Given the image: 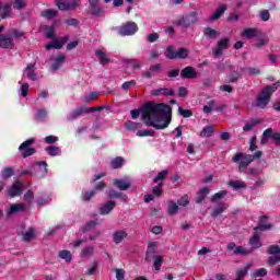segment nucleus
<instances>
[{
  "mask_svg": "<svg viewBox=\"0 0 280 280\" xmlns=\"http://www.w3.org/2000/svg\"><path fill=\"white\" fill-rule=\"evenodd\" d=\"M189 56V49L187 48H179L176 50L175 59L185 60Z\"/></svg>",
  "mask_w": 280,
  "mask_h": 280,
  "instance_id": "72a5a7b5",
  "label": "nucleus"
},
{
  "mask_svg": "<svg viewBox=\"0 0 280 280\" xmlns=\"http://www.w3.org/2000/svg\"><path fill=\"white\" fill-rule=\"evenodd\" d=\"M178 25H180V27H189V25H191V24L188 21V18L184 16V18L179 19Z\"/></svg>",
  "mask_w": 280,
  "mask_h": 280,
  "instance_id": "338daca9",
  "label": "nucleus"
},
{
  "mask_svg": "<svg viewBox=\"0 0 280 280\" xmlns=\"http://www.w3.org/2000/svg\"><path fill=\"white\" fill-rule=\"evenodd\" d=\"M226 194H228L226 190H221L219 192H215L211 198V202H215V200H222V198H224Z\"/></svg>",
  "mask_w": 280,
  "mask_h": 280,
  "instance_id": "5fc2aeb1",
  "label": "nucleus"
},
{
  "mask_svg": "<svg viewBox=\"0 0 280 280\" xmlns=\"http://www.w3.org/2000/svg\"><path fill=\"white\" fill-rule=\"evenodd\" d=\"M51 202V195L44 194L42 198L37 199V205L39 207H45V205H49Z\"/></svg>",
  "mask_w": 280,
  "mask_h": 280,
  "instance_id": "e433bc0d",
  "label": "nucleus"
},
{
  "mask_svg": "<svg viewBox=\"0 0 280 280\" xmlns=\"http://www.w3.org/2000/svg\"><path fill=\"white\" fill-rule=\"evenodd\" d=\"M0 47L1 49H14V40H12V35H0Z\"/></svg>",
  "mask_w": 280,
  "mask_h": 280,
  "instance_id": "9d476101",
  "label": "nucleus"
},
{
  "mask_svg": "<svg viewBox=\"0 0 280 280\" xmlns=\"http://www.w3.org/2000/svg\"><path fill=\"white\" fill-rule=\"evenodd\" d=\"M180 77L186 80H194L198 78V72L196 71V68L194 67H186L182 70Z\"/></svg>",
  "mask_w": 280,
  "mask_h": 280,
  "instance_id": "4468645a",
  "label": "nucleus"
},
{
  "mask_svg": "<svg viewBox=\"0 0 280 280\" xmlns=\"http://www.w3.org/2000/svg\"><path fill=\"white\" fill-rule=\"evenodd\" d=\"M95 253V247L93 245H88L81 249L80 257L83 259H89L90 257H93Z\"/></svg>",
  "mask_w": 280,
  "mask_h": 280,
  "instance_id": "4be33fe9",
  "label": "nucleus"
},
{
  "mask_svg": "<svg viewBox=\"0 0 280 280\" xmlns=\"http://www.w3.org/2000/svg\"><path fill=\"white\" fill-rule=\"evenodd\" d=\"M40 32L46 36V38H56V26L55 25H42Z\"/></svg>",
  "mask_w": 280,
  "mask_h": 280,
  "instance_id": "a211bd4d",
  "label": "nucleus"
},
{
  "mask_svg": "<svg viewBox=\"0 0 280 280\" xmlns=\"http://www.w3.org/2000/svg\"><path fill=\"white\" fill-rule=\"evenodd\" d=\"M272 229V225L270 224H260L257 228H255V233L249 240V245L252 246V250H255V248H261V242L259 241V233L257 231H268Z\"/></svg>",
  "mask_w": 280,
  "mask_h": 280,
  "instance_id": "20e7f679",
  "label": "nucleus"
},
{
  "mask_svg": "<svg viewBox=\"0 0 280 280\" xmlns=\"http://www.w3.org/2000/svg\"><path fill=\"white\" fill-rule=\"evenodd\" d=\"M90 14L94 16H100L102 14V9H100V4L90 5Z\"/></svg>",
  "mask_w": 280,
  "mask_h": 280,
  "instance_id": "864d4df0",
  "label": "nucleus"
},
{
  "mask_svg": "<svg viewBox=\"0 0 280 280\" xmlns=\"http://www.w3.org/2000/svg\"><path fill=\"white\" fill-rule=\"evenodd\" d=\"M35 71H36L35 66L28 65L24 70V75H26L28 80H32V82H36V80H38V74H36Z\"/></svg>",
  "mask_w": 280,
  "mask_h": 280,
  "instance_id": "6ab92c4d",
  "label": "nucleus"
},
{
  "mask_svg": "<svg viewBox=\"0 0 280 280\" xmlns=\"http://www.w3.org/2000/svg\"><path fill=\"white\" fill-rule=\"evenodd\" d=\"M137 32H139V26H137V23L127 22L119 27L118 34H120V36H133V34H137Z\"/></svg>",
  "mask_w": 280,
  "mask_h": 280,
  "instance_id": "39448f33",
  "label": "nucleus"
},
{
  "mask_svg": "<svg viewBox=\"0 0 280 280\" xmlns=\"http://www.w3.org/2000/svg\"><path fill=\"white\" fill-rule=\"evenodd\" d=\"M65 60H66L65 55H58L57 57H55L52 59V65H51L52 71H58V69H60V67H62V65L65 63Z\"/></svg>",
  "mask_w": 280,
  "mask_h": 280,
  "instance_id": "b1692460",
  "label": "nucleus"
},
{
  "mask_svg": "<svg viewBox=\"0 0 280 280\" xmlns=\"http://www.w3.org/2000/svg\"><path fill=\"white\" fill-rule=\"evenodd\" d=\"M20 93L22 97H27V93H30V84L27 83L22 84L20 88Z\"/></svg>",
  "mask_w": 280,
  "mask_h": 280,
  "instance_id": "13d9d810",
  "label": "nucleus"
},
{
  "mask_svg": "<svg viewBox=\"0 0 280 280\" xmlns=\"http://www.w3.org/2000/svg\"><path fill=\"white\" fill-rule=\"evenodd\" d=\"M167 211L170 215H176V213H178V205L174 201H170Z\"/></svg>",
  "mask_w": 280,
  "mask_h": 280,
  "instance_id": "a18cd8bd",
  "label": "nucleus"
},
{
  "mask_svg": "<svg viewBox=\"0 0 280 280\" xmlns=\"http://www.w3.org/2000/svg\"><path fill=\"white\" fill-rule=\"evenodd\" d=\"M12 5H13L14 10H23V7L25 5V1L24 0H14Z\"/></svg>",
  "mask_w": 280,
  "mask_h": 280,
  "instance_id": "e2e57ef3",
  "label": "nucleus"
},
{
  "mask_svg": "<svg viewBox=\"0 0 280 280\" xmlns=\"http://www.w3.org/2000/svg\"><path fill=\"white\" fill-rule=\"evenodd\" d=\"M1 19H8L12 12V4H5L1 7L0 4Z\"/></svg>",
  "mask_w": 280,
  "mask_h": 280,
  "instance_id": "f704fd0d",
  "label": "nucleus"
},
{
  "mask_svg": "<svg viewBox=\"0 0 280 280\" xmlns=\"http://www.w3.org/2000/svg\"><path fill=\"white\" fill-rule=\"evenodd\" d=\"M152 95H156V96L166 95V96H170V95H174V90H172L170 88H159V89H155V90L152 91Z\"/></svg>",
  "mask_w": 280,
  "mask_h": 280,
  "instance_id": "bb28decb",
  "label": "nucleus"
},
{
  "mask_svg": "<svg viewBox=\"0 0 280 280\" xmlns=\"http://www.w3.org/2000/svg\"><path fill=\"white\" fill-rule=\"evenodd\" d=\"M95 56L98 58L101 65L106 66L108 62H110V58H108V52H106V49L98 48L95 50Z\"/></svg>",
  "mask_w": 280,
  "mask_h": 280,
  "instance_id": "2eb2a0df",
  "label": "nucleus"
},
{
  "mask_svg": "<svg viewBox=\"0 0 280 280\" xmlns=\"http://www.w3.org/2000/svg\"><path fill=\"white\" fill-rule=\"evenodd\" d=\"M250 253H253V249H248L244 246H237L235 249H234V255H243V256H246V255H250Z\"/></svg>",
  "mask_w": 280,
  "mask_h": 280,
  "instance_id": "ea45409f",
  "label": "nucleus"
},
{
  "mask_svg": "<svg viewBox=\"0 0 280 280\" xmlns=\"http://www.w3.org/2000/svg\"><path fill=\"white\" fill-rule=\"evenodd\" d=\"M262 154L264 153L261 151H257L253 155L244 154V153H236L232 158V162L238 163V172L244 173V172H246V167H248V165H250L255 160L261 159Z\"/></svg>",
  "mask_w": 280,
  "mask_h": 280,
  "instance_id": "7ed1b4c3",
  "label": "nucleus"
},
{
  "mask_svg": "<svg viewBox=\"0 0 280 280\" xmlns=\"http://www.w3.org/2000/svg\"><path fill=\"white\" fill-rule=\"evenodd\" d=\"M56 5L65 12L67 10H75L80 5V0H56Z\"/></svg>",
  "mask_w": 280,
  "mask_h": 280,
  "instance_id": "423d86ee",
  "label": "nucleus"
},
{
  "mask_svg": "<svg viewBox=\"0 0 280 280\" xmlns=\"http://www.w3.org/2000/svg\"><path fill=\"white\" fill-rule=\"evenodd\" d=\"M59 257H60V259H63L68 264L71 262V259H73V255L67 249L60 250Z\"/></svg>",
  "mask_w": 280,
  "mask_h": 280,
  "instance_id": "58836bf2",
  "label": "nucleus"
},
{
  "mask_svg": "<svg viewBox=\"0 0 280 280\" xmlns=\"http://www.w3.org/2000/svg\"><path fill=\"white\" fill-rule=\"evenodd\" d=\"M269 255H280V247L279 245H271L268 247Z\"/></svg>",
  "mask_w": 280,
  "mask_h": 280,
  "instance_id": "bf43d9fd",
  "label": "nucleus"
},
{
  "mask_svg": "<svg viewBox=\"0 0 280 280\" xmlns=\"http://www.w3.org/2000/svg\"><path fill=\"white\" fill-rule=\"evenodd\" d=\"M33 168L35 170L37 178H45L47 176V162H38Z\"/></svg>",
  "mask_w": 280,
  "mask_h": 280,
  "instance_id": "f8f14e48",
  "label": "nucleus"
},
{
  "mask_svg": "<svg viewBox=\"0 0 280 280\" xmlns=\"http://www.w3.org/2000/svg\"><path fill=\"white\" fill-rule=\"evenodd\" d=\"M130 115L132 119L141 115L145 126L155 128V130H165L172 122V107L165 104L147 103L141 110L132 109Z\"/></svg>",
  "mask_w": 280,
  "mask_h": 280,
  "instance_id": "f257e3e1",
  "label": "nucleus"
},
{
  "mask_svg": "<svg viewBox=\"0 0 280 280\" xmlns=\"http://www.w3.org/2000/svg\"><path fill=\"white\" fill-rule=\"evenodd\" d=\"M46 152L47 154H49V156H60V154H62V150H60V148L56 145H50L46 148Z\"/></svg>",
  "mask_w": 280,
  "mask_h": 280,
  "instance_id": "2f4dec72",
  "label": "nucleus"
},
{
  "mask_svg": "<svg viewBox=\"0 0 280 280\" xmlns=\"http://www.w3.org/2000/svg\"><path fill=\"white\" fill-rule=\"evenodd\" d=\"M167 171H162L158 174L155 178H153V183H159L160 180H165V176H167Z\"/></svg>",
  "mask_w": 280,
  "mask_h": 280,
  "instance_id": "680f3d73",
  "label": "nucleus"
},
{
  "mask_svg": "<svg viewBox=\"0 0 280 280\" xmlns=\"http://www.w3.org/2000/svg\"><path fill=\"white\" fill-rule=\"evenodd\" d=\"M159 38V33H151L147 36L148 43H156Z\"/></svg>",
  "mask_w": 280,
  "mask_h": 280,
  "instance_id": "774afa93",
  "label": "nucleus"
},
{
  "mask_svg": "<svg viewBox=\"0 0 280 280\" xmlns=\"http://www.w3.org/2000/svg\"><path fill=\"white\" fill-rule=\"evenodd\" d=\"M94 110H104V107L97 106V107H81L72 112L68 119H78L80 115H84L85 113H93Z\"/></svg>",
  "mask_w": 280,
  "mask_h": 280,
  "instance_id": "6e6552de",
  "label": "nucleus"
},
{
  "mask_svg": "<svg viewBox=\"0 0 280 280\" xmlns=\"http://www.w3.org/2000/svg\"><path fill=\"white\" fill-rule=\"evenodd\" d=\"M153 267L155 270H161V266H163V256H153Z\"/></svg>",
  "mask_w": 280,
  "mask_h": 280,
  "instance_id": "c03bdc74",
  "label": "nucleus"
},
{
  "mask_svg": "<svg viewBox=\"0 0 280 280\" xmlns=\"http://www.w3.org/2000/svg\"><path fill=\"white\" fill-rule=\"evenodd\" d=\"M213 132H215V129H213V126H206L199 133V137L202 139H207L209 137H213Z\"/></svg>",
  "mask_w": 280,
  "mask_h": 280,
  "instance_id": "c756f323",
  "label": "nucleus"
},
{
  "mask_svg": "<svg viewBox=\"0 0 280 280\" xmlns=\"http://www.w3.org/2000/svg\"><path fill=\"white\" fill-rule=\"evenodd\" d=\"M279 86V81L273 83L272 85L265 86L254 102V106L256 108H266L268 104H270V97H272V93H275V91H277Z\"/></svg>",
  "mask_w": 280,
  "mask_h": 280,
  "instance_id": "f03ea898",
  "label": "nucleus"
},
{
  "mask_svg": "<svg viewBox=\"0 0 280 280\" xmlns=\"http://www.w3.org/2000/svg\"><path fill=\"white\" fill-rule=\"evenodd\" d=\"M23 191V184H21L20 182H15L12 187H10L7 190L8 196H10V198H14L16 196H21Z\"/></svg>",
  "mask_w": 280,
  "mask_h": 280,
  "instance_id": "ddd939ff",
  "label": "nucleus"
},
{
  "mask_svg": "<svg viewBox=\"0 0 280 280\" xmlns=\"http://www.w3.org/2000/svg\"><path fill=\"white\" fill-rule=\"evenodd\" d=\"M224 49H229V38H222L217 43V47L212 49L214 56H222Z\"/></svg>",
  "mask_w": 280,
  "mask_h": 280,
  "instance_id": "1a4fd4ad",
  "label": "nucleus"
},
{
  "mask_svg": "<svg viewBox=\"0 0 280 280\" xmlns=\"http://www.w3.org/2000/svg\"><path fill=\"white\" fill-rule=\"evenodd\" d=\"M279 261H280V254H276V255L269 257L268 264L270 266H276V264H279Z\"/></svg>",
  "mask_w": 280,
  "mask_h": 280,
  "instance_id": "052dcab7",
  "label": "nucleus"
},
{
  "mask_svg": "<svg viewBox=\"0 0 280 280\" xmlns=\"http://www.w3.org/2000/svg\"><path fill=\"white\" fill-rule=\"evenodd\" d=\"M124 163H125L124 158H116L112 160L110 165L113 170H119V167H121Z\"/></svg>",
  "mask_w": 280,
  "mask_h": 280,
  "instance_id": "49530a36",
  "label": "nucleus"
},
{
  "mask_svg": "<svg viewBox=\"0 0 280 280\" xmlns=\"http://www.w3.org/2000/svg\"><path fill=\"white\" fill-rule=\"evenodd\" d=\"M209 196V188L203 187L199 190V197L197 199V202L200 203L202 200H205Z\"/></svg>",
  "mask_w": 280,
  "mask_h": 280,
  "instance_id": "09e8293b",
  "label": "nucleus"
},
{
  "mask_svg": "<svg viewBox=\"0 0 280 280\" xmlns=\"http://www.w3.org/2000/svg\"><path fill=\"white\" fill-rule=\"evenodd\" d=\"M34 138H31L26 141H24L20 147H19V151L21 152L22 156L24 159H27V156H32V154H34L35 150L34 148H31L30 145H32V143H34Z\"/></svg>",
  "mask_w": 280,
  "mask_h": 280,
  "instance_id": "0eeeda50",
  "label": "nucleus"
},
{
  "mask_svg": "<svg viewBox=\"0 0 280 280\" xmlns=\"http://www.w3.org/2000/svg\"><path fill=\"white\" fill-rule=\"evenodd\" d=\"M114 243L121 244L126 237H128V232L126 230H117L113 233Z\"/></svg>",
  "mask_w": 280,
  "mask_h": 280,
  "instance_id": "aec40b11",
  "label": "nucleus"
},
{
  "mask_svg": "<svg viewBox=\"0 0 280 280\" xmlns=\"http://www.w3.org/2000/svg\"><path fill=\"white\" fill-rule=\"evenodd\" d=\"M226 209H229V205H226L224 202L218 203L213 208V210L211 212V217L212 218H218V215H221V213H224Z\"/></svg>",
  "mask_w": 280,
  "mask_h": 280,
  "instance_id": "412c9836",
  "label": "nucleus"
},
{
  "mask_svg": "<svg viewBox=\"0 0 280 280\" xmlns=\"http://www.w3.org/2000/svg\"><path fill=\"white\" fill-rule=\"evenodd\" d=\"M248 75H259L261 73V70L259 68L249 67L247 68Z\"/></svg>",
  "mask_w": 280,
  "mask_h": 280,
  "instance_id": "0e129e2a",
  "label": "nucleus"
},
{
  "mask_svg": "<svg viewBox=\"0 0 280 280\" xmlns=\"http://www.w3.org/2000/svg\"><path fill=\"white\" fill-rule=\"evenodd\" d=\"M229 185L236 190L246 189L248 187V185H246L244 180H230Z\"/></svg>",
  "mask_w": 280,
  "mask_h": 280,
  "instance_id": "7c9ffc66",
  "label": "nucleus"
},
{
  "mask_svg": "<svg viewBox=\"0 0 280 280\" xmlns=\"http://www.w3.org/2000/svg\"><path fill=\"white\" fill-rule=\"evenodd\" d=\"M114 185L115 187H117V189H120V191H127V189H130L132 183L130 182V178L125 177L120 179H115Z\"/></svg>",
  "mask_w": 280,
  "mask_h": 280,
  "instance_id": "9b49d317",
  "label": "nucleus"
},
{
  "mask_svg": "<svg viewBox=\"0 0 280 280\" xmlns=\"http://www.w3.org/2000/svg\"><path fill=\"white\" fill-rule=\"evenodd\" d=\"M65 47V40L62 39H54L48 45H46V49H62Z\"/></svg>",
  "mask_w": 280,
  "mask_h": 280,
  "instance_id": "c85d7f7f",
  "label": "nucleus"
},
{
  "mask_svg": "<svg viewBox=\"0 0 280 280\" xmlns=\"http://www.w3.org/2000/svg\"><path fill=\"white\" fill-rule=\"evenodd\" d=\"M115 207H117L115 201H107L98 208V212L101 215H108V213H110Z\"/></svg>",
  "mask_w": 280,
  "mask_h": 280,
  "instance_id": "dca6fc26",
  "label": "nucleus"
},
{
  "mask_svg": "<svg viewBox=\"0 0 280 280\" xmlns=\"http://www.w3.org/2000/svg\"><path fill=\"white\" fill-rule=\"evenodd\" d=\"M22 237L24 242H32L36 237V229L28 228L27 231L22 232Z\"/></svg>",
  "mask_w": 280,
  "mask_h": 280,
  "instance_id": "a878e982",
  "label": "nucleus"
},
{
  "mask_svg": "<svg viewBox=\"0 0 280 280\" xmlns=\"http://www.w3.org/2000/svg\"><path fill=\"white\" fill-rule=\"evenodd\" d=\"M154 255H156V243H149L147 248L145 261H152Z\"/></svg>",
  "mask_w": 280,
  "mask_h": 280,
  "instance_id": "5701e85b",
  "label": "nucleus"
},
{
  "mask_svg": "<svg viewBox=\"0 0 280 280\" xmlns=\"http://www.w3.org/2000/svg\"><path fill=\"white\" fill-rule=\"evenodd\" d=\"M203 34H205V36H207V38H218V36H220V32H218L211 27L206 28Z\"/></svg>",
  "mask_w": 280,
  "mask_h": 280,
  "instance_id": "79ce46f5",
  "label": "nucleus"
},
{
  "mask_svg": "<svg viewBox=\"0 0 280 280\" xmlns=\"http://www.w3.org/2000/svg\"><path fill=\"white\" fill-rule=\"evenodd\" d=\"M161 71V65L156 63L152 66L149 70V73L147 74L148 78H152V75H156Z\"/></svg>",
  "mask_w": 280,
  "mask_h": 280,
  "instance_id": "3c124183",
  "label": "nucleus"
},
{
  "mask_svg": "<svg viewBox=\"0 0 280 280\" xmlns=\"http://www.w3.org/2000/svg\"><path fill=\"white\" fill-rule=\"evenodd\" d=\"M0 176L4 179L11 178V176H14V168L12 167H5L1 171Z\"/></svg>",
  "mask_w": 280,
  "mask_h": 280,
  "instance_id": "a19ab883",
  "label": "nucleus"
},
{
  "mask_svg": "<svg viewBox=\"0 0 280 280\" xmlns=\"http://www.w3.org/2000/svg\"><path fill=\"white\" fill-rule=\"evenodd\" d=\"M186 18L188 19V22H190L191 25H194V23H198V12H196V11L186 15Z\"/></svg>",
  "mask_w": 280,
  "mask_h": 280,
  "instance_id": "6e6d98bb",
  "label": "nucleus"
},
{
  "mask_svg": "<svg viewBox=\"0 0 280 280\" xmlns=\"http://www.w3.org/2000/svg\"><path fill=\"white\" fill-rule=\"evenodd\" d=\"M261 121L259 119H252L248 122L245 124L243 127L244 132H250L253 130L254 126H259Z\"/></svg>",
  "mask_w": 280,
  "mask_h": 280,
  "instance_id": "473e14b6",
  "label": "nucleus"
},
{
  "mask_svg": "<svg viewBox=\"0 0 280 280\" xmlns=\"http://www.w3.org/2000/svg\"><path fill=\"white\" fill-rule=\"evenodd\" d=\"M93 196H95L94 190H83L82 191V200H84L85 202H89L91 200V198H93Z\"/></svg>",
  "mask_w": 280,
  "mask_h": 280,
  "instance_id": "8fccbe9b",
  "label": "nucleus"
},
{
  "mask_svg": "<svg viewBox=\"0 0 280 280\" xmlns=\"http://www.w3.org/2000/svg\"><path fill=\"white\" fill-rule=\"evenodd\" d=\"M26 206L24 203H13L10 206L7 211V215H14V213H23L25 211Z\"/></svg>",
  "mask_w": 280,
  "mask_h": 280,
  "instance_id": "f3484780",
  "label": "nucleus"
},
{
  "mask_svg": "<svg viewBox=\"0 0 280 280\" xmlns=\"http://www.w3.org/2000/svg\"><path fill=\"white\" fill-rule=\"evenodd\" d=\"M164 56H166L168 60H176V50H174V46H168L164 52Z\"/></svg>",
  "mask_w": 280,
  "mask_h": 280,
  "instance_id": "37998d69",
  "label": "nucleus"
},
{
  "mask_svg": "<svg viewBox=\"0 0 280 280\" xmlns=\"http://www.w3.org/2000/svg\"><path fill=\"white\" fill-rule=\"evenodd\" d=\"M56 14H58V11L54 10V9H48V10H44L42 12V16H44V19H54V16H56Z\"/></svg>",
  "mask_w": 280,
  "mask_h": 280,
  "instance_id": "de8ad7c7",
  "label": "nucleus"
},
{
  "mask_svg": "<svg viewBox=\"0 0 280 280\" xmlns=\"http://www.w3.org/2000/svg\"><path fill=\"white\" fill-rule=\"evenodd\" d=\"M46 117H47V110H45V109H39L35 114V118L37 121H43Z\"/></svg>",
  "mask_w": 280,
  "mask_h": 280,
  "instance_id": "4d7b16f0",
  "label": "nucleus"
},
{
  "mask_svg": "<svg viewBox=\"0 0 280 280\" xmlns=\"http://www.w3.org/2000/svg\"><path fill=\"white\" fill-rule=\"evenodd\" d=\"M250 268H253V262H248L245 267L238 269L236 271V277H237L236 279L244 280L246 275H248V270H250Z\"/></svg>",
  "mask_w": 280,
  "mask_h": 280,
  "instance_id": "cd10ccee",
  "label": "nucleus"
},
{
  "mask_svg": "<svg viewBox=\"0 0 280 280\" xmlns=\"http://www.w3.org/2000/svg\"><path fill=\"white\" fill-rule=\"evenodd\" d=\"M224 12H226V5L224 4L219 5L217 11L208 18V21H218V19H220V16L224 14Z\"/></svg>",
  "mask_w": 280,
  "mask_h": 280,
  "instance_id": "393cba45",
  "label": "nucleus"
},
{
  "mask_svg": "<svg viewBox=\"0 0 280 280\" xmlns=\"http://www.w3.org/2000/svg\"><path fill=\"white\" fill-rule=\"evenodd\" d=\"M241 36H243V38H255V36H257V30L256 28H245Z\"/></svg>",
  "mask_w": 280,
  "mask_h": 280,
  "instance_id": "c9c22d12",
  "label": "nucleus"
},
{
  "mask_svg": "<svg viewBox=\"0 0 280 280\" xmlns=\"http://www.w3.org/2000/svg\"><path fill=\"white\" fill-rule=\"evenodd\" d=\"M125 127L127 130H131V132H136V130H139L141 128V122H135L132 120H129L126 122Z\"/></svg>",
  "mask_w": 280,
  "mask_h": 280,
  "instance_id": "4c0bfd02",
  "label": "nucleus"
},
{
  "mask_svg": "<svg viewBox=\"0 0 280 280\" xmlns=\"http://www.w3.org/2000/svg\"><path fill=\"white\" fill-rule=\"evenodd\" d=\"M116 279L117 280H124L126 278V270L124 269H116Z\"/></svg>",
  "mask_w": 280,
  "mask_h": 280,
  "instance_id": "69168bd1",
  "label": "nucleus"
},
{
  "mask_svg": "<svg viewBox=\"0 0 280 280\" xmlns=\"http://www.w3.org/2000/svg\"><path fill=\"white\" fill-rule=\"evenodd\" d=\"M97 97H100V93L98 92H92L88 95L84 96L83 102H93V100H97Z\"/></svg>",
  "mask_w": 280,
  "mask_h": 280,
  "instance_id": "603ef678",
  "label": "nucleus"
}]
</instances>
